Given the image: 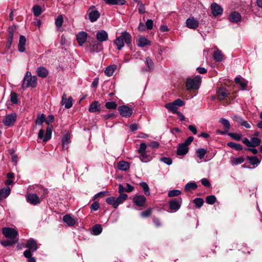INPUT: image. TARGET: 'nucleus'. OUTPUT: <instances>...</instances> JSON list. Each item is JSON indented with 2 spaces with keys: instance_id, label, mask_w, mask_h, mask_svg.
Segmentation results:
<instances>
[{
  "instance_id": "f257e3e1",
  "label": "nucleus",
  "mask_w": 262,
  "mask_h": 262,
  "mask_svg": "<svg viewBox=\"0 0 262 262\" xmlns=\"http://www.w3.org/2000/svg\"><path fill=\"white\" fill-rule=\"evenodd\" d=\"M132 39V36L128 32L123 31L120 36L117 37L114 43L117 46L118 50H120L124 47V43L129 46L131 43Z\"/></svg>"
},
{
  "instance_id": "f03ea898",
  "label": "nucleus",
  "mask_w": 262,
  "mask_h": 262,
  "mask_svg": "<svg viewBox=\"0 0 262 262\" xmlns=\"http://www.w3.org/2000/svg\"><path fill=\"white\" fill-rule=\"evenodd\" d=\"M37 77L35 76H32L31 72L27 71L23 80L21 88L26 89L29 87L35 88L37 85Z\"/></svg>"
},
{
  "instance_id": "7ed1b4c3",
  "label": "nucleus",
  "mask_w": 262,
  "mask_h": 262,
  "mask_svg": "<svg viewBox=\"0 0 262 262\" xmlns=\"http://www.w3.org/2000/svg\"><path fill=\"white\" fill-rule=\"evenodd\" d=\"M202 78L198 75L193 78H188L186 82V89L187 91L198 90L201 83Z\"/></svg>"
},
{
  "instance_id": "20e7f679",
  "label": "nucleus",
  "mask_w": 262,
  "mask_h": 262,
  "mask_svg": "<svg viewBox=\"0 0 262 262\" xmlns=\"http://www.w3.org/2000/svg\"><path fill=\"white\" fill-rule=\"evenodd\" d=\"M2 232L5 237L9 239H18V231L15 229L10 227H4L2 229Z\"/></svg>"
},
{
  "instance_id": "39448f33",
  "label": "nucleus",
  "mask_w": 262,
  "mask_h": 262,
  "mask_svg": "<svg viewBox=\"0 0 262 262\" xmlns=\"http://www.w3.org/2000/svg\"><path fill=\"white\" fill-rule=\"evenodd\" d=\"M184 104V102L181 99H177L171 103H167L165 105V107L169 111L173 113H176L178 107L182 106Z\"/></svg>"
},
{
  "instance_id": "423d86ee",
  "label": "nucleus",
  "mask_w": 262,
  "mask_h": 262,
  "mask_svg": "<svg viewBox=\"0 0 262 262\" xmlns=\"http://www.w3.org/2000/svg\"><path fill=\"white\" fill-rule=\"evenodd\" d=\"M181 198H174L169 202V209L171 212H176L181 207L182 204Z\"/></svg>"
},
{
  "instance_id": "0eeeda50",
  "label": "nucleus",
  "mask_w": 262,
  "mask_h": 262,
  "mask_svg": "<svg viewBox=\"0 0 262 262\" xmlns=\"http://www.w3.org/2000/svg\"><path fill=\"white\" fill-rule=\"evenodd\" d=\"M16 114L15 113H12L8 115L5 117L3 120V123L5 126H13L16 120Z\"/></svg>"
},
{
  "instance_id": "6e6552de",
  "label": "nucleus",
  "mask_w": 262,
  "mask_h": 262,
  "mask_svg": "<svg viewBox=\"0 0 262 262\" xmlns=\"http://www.w3.org/2000/svg\"><path fill=\"white\" fill-rule=\"evenodd\" d=\"M118 111L121 116L126 118L130 117L133 114L132 109L126 105L119 106Z\"/></svg>"
},
{
  "instance_id": "1a4fd4ad",
  "label": "nucleus",
  "mask_w": 262,
  "mask_h": 262,
  "mask_svg": "<svg viewBox=\"0 0 262 262\" xmlns=\"http://www.w3.org/2000/svg\"><path fill=\"white\" fill-rule=\"evenodd\" d=\"M199 25V20L193 16H190L186 20V26L191 29H196Z\"/></svg>"
},
{
  "instance_id": "9d476101",
  "label": "nucleus",
  "mask_w": 262,
  "mask_h": 262,
  "mask_svg": "<svg viewBox=\"0 0 262 262\" xmlns=\"http://www.w3.org/2000/svg\"><path fill=\"white\" fill-rule=\"evenodd\" d=\"M89 17L91 22L96 21L100 17V14L99 11L95 9L94 6L91 7L89 9Z\"/></svg>"
},
{
  "instance_id": "9b49d317",
  "label": "nucleus",
  "mask_w": 262,
  "mask_h": 262,
  "mask_svg": "<svg viewBox=\"0 0 262 262\" xmlns=\"http://www.w3.org/2000/svg\"><path fill=\"white\" fill-rule=\"evenodd\" d=\"M146 198L143 195H135L133 198L134 203L138 207L144 206Z\"/></svg>"
},
{
  "instance_id": "f8f14e48",
  "label": "nucleus",
  "mask_w": 262,
  "mask_h": 262,
  "mask_svg": "<svg viewBox=\"0 0 262 262\" xmlns=\"http://www.w3.org/2000/svg\"><path fill=\"white\" fill-rule=\"evenodd\" d=\"M28 202L32 205H36L40 203V200L37 195L35 193H30L27 198Z\"/></svg>"
},
{
  "instance_id": "ddd939ff",
  "label": "nucleus",
  "mask_w": 262,
  "mask_h": 262,
  "mask_svg": "<svg viewBox=\"0 0 262 262\" xmlns=\"http://www.w3.org/2000/svg\"><path fill=\"white\" fill-rule=\"evenodd\" d=\"M26 247L28 248L27 250H30L31 253L35 252L38 249L37 243L34 239L30 238L26 243Z\"/></svg>"
},
{
  "instance_id": "4468645a",
  "label": "nucleus",
  "mask_w": 262,
  "mask_h": 262,
  "mask_svg": "<svg viewBox=\"0 0 262 262\" xmlns=\"http://www.w3.org/2000/svg\"><path fill=\"white\" fill-rule=\"evenodd\" d=\"M211 10L213 16H217L220 15L223 13L222 7L215 3H213L211 5Z\"/></svg>"
},
{
  "instance_id": "2eb2a0df",
  "label": "nucleus",
  "mask_w": 262,
  "mask_h": 262,
  "mask_svg": "<svg viewBox=\"0 0 262 262\" xmlns=\"http://www.w3.org/2000/svg\"><path fill=\"white\" fill-rule=\"evenodd\" d=\"M61 104L64 105L66 108H70L73 105V99L71 97L68 98L67 97V95L63 94L62 96Z\"/></svg>"
},
{
  "instance_id": "dca6fc26",
  "label": "nucleus",
  "mask_w": 262,
  "mask_h": 262,
  "mask_svg": "<svg viewBox=\"0 0 262 262\" xmlns=\"http://www.w3.org/2000/svg\"><path fill=\"white\" fill-rule=\"evenodd\" d=\"M97 40L99 42H103L108 40L107 33L103 30L98 31L96 35Z\"/></svg>"
},
{
  "instance_id": "f3484780",
  "label": "nucleus",
  "mask_w": 262,
  "mask_h": 262,
  "mask_svg": "<svg viewBox=\"0 0 262 262\" xmlns=\"http://www.w3.org/2000/svg\"><path fill=\"white\" fill-rule=\"evenodd\" d=\"M220 122H221L224 125L225 127V130L222 131L220 129H217L216 130V132L222 135L228 134V135H229V133H228V130L229 129V122L228 121V120L224 118H222L220 120Z\"/></svg>"
},
{
  "instance_id": "a211bd4d",
  "label": "nucleus",
  "mask_w": 262,
  "mask_h": 262,
  "mask_svg": "<svg viewBox=\"0 0 262 262\" xmlns=\"http://www.w3.org/2000/svg\"><path fill=\"white\" fill-rule=\"evenodd\" d=\"M88 36V34L85 32L81 31L78 33L76 36L77 40L80 46H82L85 42Z\"/></svg>"
},
{
  "instance_id": "6ab92c4d",
  "label": "nucleus",
  "mask_w": 262,
  "mask_h": 262,
  "mask_svg": "<svg viewBox=\"0 0 262 262\" xmlns=\"http://www.w3.org/2000/svg\"><path fill=\"white\" fill-rule=\"evenodd\" d=\"M91 51L92 52H99L102 50L103 46L100 42L94 40L90 45Z\"/></svg>"
},
{
  "instance_id": "aec40b11",
  "label": "nucleus",
  "mask_w": 262,
  "mask_h": 262,
  "mask_svg": "<svg viewBox=\"0 0 262 262\" xmlns=\"http://www.w3.org/2000/svg\"><path fill=\"white\" fill-rule=\"evenodd\" d=\"M189 150L188 147L183 143L179 144L177 150V154L179 156H184L186 155Z\"/></svg>"
},
{
  "instance_id": "412c9836",
  "label": "nucleus",
  "mask_w": 262,
  "mask_h": 262,
  "mask_svg": "<svg viewBox=\"0 0 262 262\" xmlns=\"http://www.w3.org/2000/svg\"><path fill=\"white\" fill-rule=\"evenodd\" d=\"M63 221L69 226H74L76 222V220L73 217L71 214H66L63 216Z\"/></svg>"
},
{
  "instance_id": "4be33fe9",
  "label": "nucleus",
  "mask_w": 262,
  "mask_h": 262,
  "mask_svg": "<svg viewBox=\"0 0 262 262\" xmlns=\"http://www.w3.org/2000/svg\"><path fill=\"white\" fill-rule=\"evenodd\" d=\"M241 14L237 11H232L230 13V22L237 23L241 21Z\"/></svg>"
},
{
  "instance_id": "5701e85b",
  "label": "nucleus",
  "mask_w": 262,
  "mask_h": 262,
  "mask_svg": "<svg viewBox=\"0 0 262 262\" xmlns=\"http://www.w3.org/2000/svg\"><path fill=\"white\" fill-rule=\"evenodd\" d=\"M218 98L220 100L225 99L228 96V91L224 87H221L217 91Z\"/></svg>"
},
{
  "instance_id": "b1692460",
  "label": "nucleus",
  "mask_w": 262,
  "mask_h": 262,
  "mask_svg": "<svg viewBox=\"0 0 262 262\" xmlns=\"http://www.w3.org/2000/svg\"><path fill=\"white\" fill-rule=\"evenodd\" d=\"M234 82L236 84L240 86L241 90H246L247 86V83L245 82V80L244 79L241 78L239 77H237L235 78Z\"/></svg>"
},
{
  "instance_id": "393cba45",
  "label": "nucleus",
  "mask_w": 262,
  "mask_h": 262,
  "mask_svg": "<svg viewBox=\"0 0 262 262\" xmlns=\"http://www.w3.org/2000/svg\"><path fill=\"white\" fill-rule=\"evenodd\" d=\"M26 42V39L25 37L23 35H20L19 36V43L18 45V51L20 52H24L25 49V45Z\"/></svg>"
},
{
  "instance_id": "a878e982",
  "label": "nucleus",
  "mask_w": 262,
  "mask_h": 262,
  "mask_svg": "<svg viewBox=\"0 0 262 262\" xmlns=\"http://www.w3.org/2000/svg\"><path fill=\"white\" fill-rule=\"evenodd\" d=\"M137 41L138 46L141 47H144L150 45V41L144 36L140 37Z\"/></svg>"
},
{
  "instance_id": "bb28decb",
  "label": "nucleus",
  "mask_w": 262,
  "mask_h": 262,
  "mask_svg": "<svg viewBox=\"0 0 262 262\" xmlns=\"http://www.w3.org/2000/svg\"><path fill=\"white\" fill-rule=\"evenodd\" d=\"M36 72L37 75L41 78H45L48 75V71L46 68L43 67H38L37 69Z\"/></svg>"
},
{
  "instance_id": "cd10ccee",
  "label": "nucleus",
  "mask_w": 262,
  "mask_h": 262,
  "mask_svg": "<svg viewBox=\"0 0 262 262\" xmlns=\"http://www.w3.org/2000/svg\"><path fill=\"white\" fill-rule=\"evenodd\" d=\"M100 106V103L98 101H95L90 104L89 111L91 113L99 112Z\"/></svg>"
},
{
  "instance_id": "c85d7f7f",
  "label": "nucleus",
  "mask_w": 262,
  "mask_h": 262,
  "mask_svg": "<svg viewBox=\"0 0 262 262\" xmlns=\"http://www.w3.org/2000/svg\"><path fill=\"white\" fill-rule=\"evenodd\" d=\"M10 193V188L9 187L7 186L0 190V201L3 198H7Z\"/></svg>"
},
{
  "instance_id": "c756f323",
  "label": "nucleus",
  "mask_w": 262,
  "mask_h": 262,
  "mask_svg": "<svg viewBox=\"0 0 262 262\" xmlns=\"http://www.w3.org/2000/svg\"><path fill=\"white\" fill-rule=\"evenodd\" d=\"M118 168L122 171H126L129 168V164L128 162L121 161L118 163Z\"/></svg>"
},
{
  "instance_id": "7c9ffc66",
  "label": "nucleus",
  "mask_w": 262,
  "mask_h": 262,
  "mask_svg": "<svg viewBox=\"0 0 262 262\" xmlns=\"http://www.w3.org/2000/svg\"><path fill=\"white\" fill-rule=\"evenodd\" d=\"M198 187L195 182H189L187 183L185 186V191L186 192H191L192 190H195Z\"/></svg>"
},
{
  "instance_id": "2f4dec72",
  "label": "nucleus",
  "mask_w": 262,
  "mask_h": 262,
  "mask_svg": "<svg viewBox=\"0 0 262 262\" xmlns=\"http://www.w3.org/2000/svg\"><path fill=\"white\" fill-rule=\"evenodd\" d=\"M18 241V239H10L1 242V244L4 247L11 246L16 244Z\"/></svg>"
},
{
  "instance_id": "473e14b6",
  "label": "nucleus",
  "mask_w": 262,
  "mask_h": 262,
  "mask_svg": "<svg viewBox=\"0 0 262 262\" xmlns=\"http://www.w3.org/2000/svg\"><path fill=\"white\" fill-rule=\"evenodd\" d=\"M117 66L116 65H112L107 67L104 71L105 74L109 77L112 76Z\"/></svg>"
},
{
  "instance_id": "72a5a7b5",
  "label": "nucleus",
  "mask_w": 262,
  "mask_h": 262,
  "mask_svg": "<svg viewBox=\"0 0 262 262\" xmlns=\"http://www.w3.org/2000/svg\"><path fill=\"white\" fill-rule=\"evenodd\" d=\"M247 159L249 161L250 164L253 166L259 164L260 163V161L256 156H247Z\"/></svg>"
},
{
  "instance_id": "f704fd0d",
  "label": "nucleus",
  "mask_w": 262,
  "mask_h": 262,
  "mask_svg": "<svg viewBox=\"0 0 262 262\" xmlns=\"http://www.w3.org/2000/svg\"><path fill=\"white\" fill-rule=\"evenodd\" d=\"M24 255L28 258V262H36L35 258L32 257V254L30 250H25L24 252Z\"/></svg>"
},
{
  "instance_id": "c9c22d12",
  "label": "nucleus",
  "mask_w": 262,
  "mask_h": 262,
  "mask_svg": "<svg viewBox=\"0 0 262 262\" xmlns=\"http://www.w3.org/2000/svg\"><path fill=\"white\" fill-rule=\"evenodd\" d=\"M127 196H128L126 194L121 193L118 198H116L117 207L125 201L127 199Z\"/></svg>"
},
{
  "instance_id": "e433bc0d",
  "label": "nucleus",
  "mask_w": 262,
  "mask_h": 262,
  "mask_svg": "<svg viewBox=\"0 0 262 262\" xmlns=\"http://www.w3.org/2000/svg\"><path fill=\"white\" fill-rule=\"evenodd\" d=\"M104 1L109 5H123L125 4V0H104Z\"/></svg>"
},
{
  "instance_id": "4c0bfd02",
  "label": "nucleus",
  "mask_w": 262,
  "mask_h": 262,
  "mask_svg": "<svg viewBox=\"0 0 262 262\" xmlns=\"http://www.w3.org/2000/svg\"><path fill=\"white\" fill-rule=\"evenodd\" d=\"M92 231L94 235H98L100 234L102 231V228L101 225H95L92 228Z\"/></svg>"
},
{
  "instance_id": "58836bf2",
  "label": "nucleus",
  "mask_w": 262,
  "mask_h": 262,
  "mask_svg": "<svg viewBox=\"0 0 262 262\" xmlns=\"http://www.w3.org/2000/svg\"><path fill=\"white\" fill-rule=\"evenodd\" d=\"M70 137L68 134L66 135L62 139V146L63 148L67 149L70 143Z\"/></svg>"
},
{
  "instance_id": "ea45409f",
  "label": "nucleus",
  "mask_w": 262,
  "mask_h": 262,
  "mask_svg": "<svg viewBox=\"0 0 262 262\" xmlns=\"http://www.w3.org/2000/svg\"><path fill=\"white\" fill-rule=\"evenodd\" d=\"M32 11L35 16H39L42 12L41 7L37 5L33 6Z\"/></svg>"
},
{
  "instance_id": "a19ab883",
  "label": "nucleus",
  "mask_w": 262,
  "mask_h": 262,
  "mask_svg": "<svg viewBox=\"0 0 262 262\" xmlns=\"http://www.w3.org/2000/svg\"><path fill=\"white\" fill-rule=\"evenodd\" d=\"M261 140L259 138L253 137L251 138L250 147H256L260 145Z\"/></svg>"
},
{
  "instance_id": "79ce46f5",
  "label": "nucleus",
  "mask_w": 262,
  "mask_h": 262,
  "mask_svg": "<svg viewBox=\"0 0 262 262\" xmlns=\"http://www.w3.org/2000/svg\"><path fill=\"white\" fill-rule=\"evenodd\" d=\"M51 135H52V128L48 126L46 129V133L45 136L43 139V141L44 142H46L47 141H48L49 139H51Z\"/></svg>"
},
{
  "instance_id": "37998d69",
  "label": "nucleus",
  "mask_w": 262,
  "mask_h": 262,
  "mask_svg": "<svg viewBox=\"0 0 262 262\" xmlns=\"http://www.w3.org/2000/svg\"><path fill=\"white\" fill-rule=\"evenodd\" d=\"M140 186L142 188L144 194L146 195H150L149 188L146 182H141L140 183Z\"/></svg>"
},
{
  "instance_id": "c03bdc74",
  "label": "nucleus",
  "mask_w": 262,
  "mask_h": 262,
  "mask_svg": "<svg viewBox=\"0 0 262 262\" xmlns=\"http://www.w3.org/2000/svg\"><path fill=\"white\" fill-rule=\"evenodd\" d=\"M206 153L207 150L204 148H199L196 150V156L200 159H203Z\"/></svg>"
},
{
  "instance_id": "a18cd8bd",
  "label": "nucleus",
  "mask_w": 262,
  "mask_h": 262,
  "mask_svg": "<svg viewBox=\"0 0 262 262\" xmlns=\"http://www.w3.org/2000/svg\"><path fill=\"white\" fill-rule=\"evenodd\" d=\"M106 202L107 204L111 205L114 208H117V204L116 201V198L111 196L107 198L106 200Z\"/></svg>"
},
{
  "instance_id": "49530a36",
  "label": "nucleus",
  "mask_w": 262,
  "mask_h": 262,
  "mask_svg": "<svg viewBox=\"0 0 262 262\" xmlns=\"http://www.w3.org/2000/svg\"><path fill=\"white\" fill-rule=\"evenodd\" d=\"M193 202L195 204L196 208H200L203 205L204 202L203 199L197 198L193 201Z\"/></svg>"
},
{
  "instance_id": "de8ad7c7",
  "label": "nucleus",
  "mask_w": 262,
  "mask_h": 262,
  "mask_svg": "<svg viewBox=\"0 0 262 262\" xmlns=\"http://www.w3.org/2000/svg\"><path fill=\"white\" fill-rule=\"evenodd\" d=\"M213 59L217 61H221L222 60V54L221 52L219 51H215L213 54Z\"/></svg>"
},
{
  "instance_id": "09e8293b",
  "label": "nucleus",
  "mask_w": 262,
  "mask_h": 262,
  "mask_svg": "<svg viewBox=\"0 0 262 262\" xmlns=\"http://www.w3.org/2000/svg\"><path fill=\"white\" fill-rule=\"evenodd\" d=\"M230 147L237 151L242 150L243 149V146L241 144L232 142H230Z\"/></svg>"
},
{
  "instance_id": "8fccbe9b",
  "label": "nucleus",
  "mask_w": 262,
  "mask_h": 262,
  "mask_svg": "<svg viewBox=\"0 0 262 262\" xmlns=\"http://www.w3.org/2000/svg\"><path fill=\"white\" fill-rule=\"evenodd\" d=\"M216 201V199L214 195H208L206 198V202L207 204L213 205Z\"/></svg>"
},
{
  "instance_id": "3c124183",
  "label": "nucleus",
  "mask_w": 262,
  "mask_h": 262,
  "mask_svg": "<svg viewBox=\"0 0 262 262\" xmlns=\"http://www.w3.org/2000/svg\"><path fill=\"white\" fill-rule=\"evenodd\" d=\"M44 122H46L45 115L43 114L39 115L37 117L36 120V124L37 125H41Z\"/></svg>"
},
{
  "instance_id": "603ef678",
  "label": "nucleus",
  "mask_w": 262,
  "mask_h": 262,
  "mask_svg": "<svg viewBox=\"0 0 262 262\" xmlns=\"http://www.w3.org/2000/svg\"><path fill=\"white\" fill-rule=\"evenodd\" d=\"M13 31L12 30H10L9 36L7 38V46L8 48H10V47L11 46V43L12 42V40H13Z\"/></svg>"
},
{
  "instance_id": "864d4df0",
  "label": "nucleus",
  "mask_w": 262,
  "mask_h": 262,
  "mask_svg": "<svg viewBox=\"0 0 262 262\" xmlns=\"http://www.w3.org/2000/svg\"><path fill=\"white\" fill-rule=\"evenodd\" d=\"M152 209L151 208H148L144 211L141 213V215L143 217H148L151 216Z\"/></svg>"
},
{
  "instance_id": "5fc2aeb1",
  "label": "nucleus",
  "mask_w": 262,
  "mask_h": 262,
  "mask_svg": "<svg viewBox=\"0 0 262 262\" xmlns=\"http://www.w3.org/2000/svg\"><path fill=\"white\" fill-rule=\"evenodd\" d=\"M63 21V17L61 15L58 16L55 20V24L57 28L61 27Z\"/></svg>"
},
{
  "instance_id": "6e6d98bb",
  "label": "nucleus",
  "mask_w": 262,
  "mask_h": 262,
  "mask_svg": "<svg viewBox=\"0 0 262 262\" xmlns=\"http://www.w3.org/2000/svg\"><path fill=\"white\" fill-rule=\"evenodd\" d=\"M105 105L108 109H115L117 106V103L114 101L107 102Z\"/></svg>"
},
{
  "instance_id": "4d7b16f0",
  "label": "nucleus",
  "mask_w": 262,
  "mask_h": 262,
  "mask_svg": "<svg viewBox=\"0 0 262 262\" xmlns=\"http://www.w3.org/2000/svg\"><path fill=\"white\" fill-rule=\"evenodd\" d=\"M181 192L179 190H172L168 192V196L169 197H173L178 196L181 194Z\"/></svg>"
},
{
  "instance_id": "13d9d810",
  "label": "nucleus",
  "mask_w": 262,
  "mask_h": 262,
  "mask_svg": "<svg viewBox=\"0 0 262 262\" xmlns=\"http://www.w3.org/2000/svg\"><path fill=\"white\" fill-rule=\"evenodd\" d=\"M230 138L234 139L235 141H240L242 139V135L237 133H232L230 134Z\"/></svg>"
},
{
  "instance_id": "bf43d9fd",
  "label": "nucleus",
  "mask_w": 262,
  "mask_h": 262,
  "mask_svg": "<svg viewBox=\"0 0 262 262\" xmlns=\"http://www.w3.org/2000/svg\"><path fill=\"white\" fill-rule=\"evenodd\" d=\"M245 161V159L242 157H239L237 158L233 159L232 162L233 164L238 165L243 163Z\"/></svg>"
},
{
  "instance_id": "052dcab7",
  "label": "nucleus",
  "mask_w": 262,
  "mask_h": 262,
  "mask_svg": "<svg viewBox=\"0 0 262 262\" xmlns=\"http://www.w3.org/2000/svg\"><path fill=\"white\" fill-rule=\"evenodd\" d=\"M140 159L142 162H147V161H148L149 160V158L146 155L145 152H144L142 153H140Z\"/></svg>"
},
{
  "instance_id": "680f3d73",
  "label": "nucleus",
  "mask_w": 262,
  "mask_h": 262,
  "mask_svg": "<svg viewBox=\"0 0 262 262\" xmlns=\"http://www.w3.org/2000/svg\"><path fill=\"white\" fill-rule=\"evenodd\" d=\"M10 99L11 101L13 104H16L18 102L17 94L14 92H11L10 94Z\"/></svg>"
},
{
  "instance_id": "e2e57ef3",
  "label": "nucleus",
  "mask_w": 262,
  "mask_h": 262,
  "mask_svg": "<svg viewBox=\"0 0 262 262\" xmlns=\"http://www.w3.org/2000/svg\"><path fill=\"white\" fill-rule=\"evenodd\" d=\"M160 161L168 165H171L172 163V159L168 157H162L160 158Z\"/></svg>"
},
{
  "instance_id": "0e129e2a",
  "label": "nucleus",
  "mask_w": 262,
  "mask_h": 262,
  "mask_svg": "<svg viewBox=\"0 0 262 262\" xmlns=\"http://www.w3.org/2000/svg\"><path fill=\"white\" fill-rule=\"evenodd\" d=\"M146 65L149 70L153 69L154 68V62L150 57H147L146 58Z\"/></svg>"
},
{
  "instance_id": "69168bd1",
  "label": "nucleus",
  "mask_w": 262,
  "mask_h": 262,
  "mask_svg": "<svg viewBox=\"0 0 262 262\" xmlns=\"http://www.w3.org/2000/svg\"><path fill=\"white\" fill-rule=\"evenodd\" d=\"M99 203L98 202L95 201L91 205V209L92 210L97 211L99 208Z\"/></svg>"
},
{
  "instance_id": "338daca9",
  "label": "nucleus",
  "mask_w": 262,
  "mask_h": 262,
  "mask_svg": "<svg viewBox=\"0 0 262 262\" xmlns=\"http://www.w3.org/2000/svg\"><path fill=\"white\" fill-rule=\"evenodd\" d=\"M201 183L202 184L206 187H210L211 186V184L209 181V180L206 178H203L201 180Z\"/></svg>"
},
{
  "instance_id": "774afa93",
  "label": "nucleus",
  "mask_w": 262,
  "mask_h": 262,
  "mask_svg": "<svg viewBox=\"0 0 262 262\" xmlns=\"http://www.w3.org/2000/svg\"><path fill=\"white\" fill-rule=\"evenodd\" d=\"M128 127H129L130 130L131 132H134L135 130H137L139 128L138 124L136 123L128 125Z\"/></svg>"
}]
</instances>
